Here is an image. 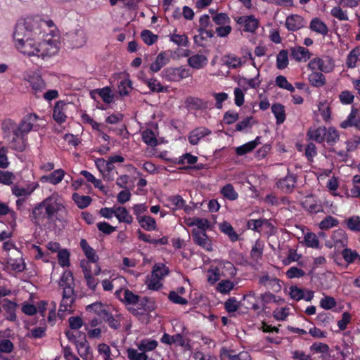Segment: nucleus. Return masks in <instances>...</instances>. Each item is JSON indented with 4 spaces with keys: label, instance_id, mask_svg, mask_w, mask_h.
<instances>
[{
    "label": "nucleus",
    "instance_id": "obj_1",
    "mask_svg": "<svg viewBox=\"0 0 360 360\" xmlns=\"http://www.w3.org/2000/svg\"><path fill=\"white\" fill-rule=\"evenodd\" d=\"M45 22L39 17L19 20L15 24L13 34L15 43L23 41L24 39L39 34Z\"/></svg>",
    "mask_w": 360,
    "mask_h": 360
},
{
    "label": "nucleus",
    "instance_id": "obj_2",
    "mask_svg": "<svg viewBox=\"0 0 360 360\" xmlns=\"http://www.w3.org/2000/svg\"><path fill=\"white\" fill-rule=\"evenodd\" d=\"M59 285L63 288L62 300L58 310V316H62L63 314L68 311V307H71L76 300V294L74 290L75 282H59Z\"/></svg>",
    "mask_w": 360,
    "mask_h": 360
},
{
    "label": "nucleus",
    "instance_id": "obj_3",
    "mask_svg": "<svg viewBox=\"0 0 360 360\" xmlns=\"http://www.w3.org/2000/svg\"><path fill=\"white\" fill-rule=\"evenodd\" d=\"M65 335L68 340L75 345L78 354L84 360H93V357L90 352L91 347L86 340V334H82L79 340H76L74 338V333L70 330H66L65 331Z\"/></svg>",
    "mask_w": 360,
    "mask_h": 360
},
{
    "label": "nucleus",
    "instance_id": "obj_4",
    "mask_svg": "<svg viewBox=\"0 0 360 360\" xmlns=\"http://www.w3.org/2000/svg\"><path fill=\"white\" fill-rule=\"evenodd\" d=\"M38 116L34 113L27 114L25 116L19 125L13 129V135L26 136V135L32 129L34 122L37 121Z\"/></svg>",
    "mask_w": 360,
    "mask_h": 360
},
{
    "label": "nucleus",
    "instance_id": "obj_5",
    "mask_svg": "<svg viewBox=\"0 0 360 360\" xmlns=\"http://www.w3.org/2000/svg\"><path fill=\"white\" fill-rule=\"evenodd\" d=\"M35 37H30V39H24L23 41H18L15 43V46L24 55L29 56H37L39 50H38L39 44L37 45L34 41Z\"/></svg>",
    "mask_w": 360,
    "mask_h": 360
},
{
    "label": "nucleus",
    "instance_id": "obj_6",
    "mask_svg": "<svg viewBox=\"0 0 360 360\" xmlns=\"http://www.w3.org/2000/svg\"><path fill=\"white\" fill-rule=\"evenodd\" d=\"M64 40L69 44L71 48H79L86 43V35L83 30L77 29L67 33Z\"/></svg>",
    "mask_w": 360,
    "mask_h": 360
},
{
    "label": "nucleus",
    "instance_id": "obj_7",
    "mask_svg": "<svg viewBox=\"0 0 360 360\" xmlns=\"http://www.w3.org/2000/svg\"><path fill=\"white\" fill-rule=\"evenodd\" d=\"M38 50L40 52H39L37 56L41 57L42 58L51 57L58 53V41L55 39L44 41L42 43L39 44Z\"/></svg>",
    "mask_w": 360,
    "mask_h": 360
},
{
    "label": "nucleus",
    "instance_id": "obj_8",
    "mask_svg": "<svg viewBox=\"0 0 360 360\" xmlns=\"http://www.w3.org/2000/svg\"><path fill=\"white\" fill-rule=\"evenodd\" d=\"M192 238L195 244L201 246L207 251L212 250V245L205 231H200V230L193 229L192 230Z\"/></svg>",
    "mask_w": 360,
    "mask_h": 360
},
{
    "label": "nucleus",
    "instance_id": "obj_9",
    "mask_svg": "<svg viewBox=\"0 0 360 360\" xmlns=\"http://www.w3.org/2000/svg\"><path fill=\"white\" fill-rule=\"evenodd\" d=\"M42 204L45 207L46 218L52 219L53 215L60 210L63 205L57 202L56 198L50 196L42 201Z\"/></svg>",
    "mask_w": 360,
    "mask_h": 360
},
{
    "label": "nucleus",
    "instance_id": "obj_10",
    "mask_svg": "<svg viewBox=\"0 0 360 360\" xmlns=\"http://www.w3.org/2000/svg\"><path fill=\"white\" fill-rule=\"evenodd\" d=\"M308 67L313 71L317 72V70H319L323 72H330L333 69V65L330 59H328V63H326V61L318 57L312 59L308 63Z\"/></svg>",
    "mask_w": 360,
    "mask_h": 360
},
{
    "label": "nucleus",
    "instance_id": "obj_11",
    "mask_svg": "<svg viewBox=\"0 0 360 360\" xmlns=\"http://www.w3.org/2000/svg\"><path fill=\"white\" fill-rule=\"evenodd\" d=\"M238 24L244 25V31L254 32L259 26V21L254 15L240 16L236 19Z\"/></svg>",
    "mask_w": 360,
    "mask_h": 360
},
{
    "label": "nucleus",
    "instance_id": "obj_12",
    "mask_svg": "<svg viewBox=\"0 0 360 360\" xmlns=\"http://www.w3.org/2000/svg\"><path fill=\"white\" fill-rule=\"evenodd\" d=\"M306 25L304 19L299 15H291L287 17L285 27L289 31H297Z\"/></svg>",
    "mask_w": 360,
    "mask_h": 360
},
{
    "label": "nucleus",
    "instance_id": "obj_13",
    "mask_svg": "<svg viewBox=\"0 0 360 360\" xmlns=\"http://www.w3.org/2000/svg\"><path fill=\"white\" fill-rule=\"evenodd\" d=\"M211 133L212 131L206 127H197L189 133L188 141L191 145H197L202 138L211 134Z\"/></svg>",
    "mask_w": 360,
    "mask_h": 360
},
{
    "label": "nucleus",
    "instance_id": "obj_14",
    "mask_svg": "<svg viewBox=\"0 0 360 360\" xmlns=\"http://www.w3.org/2000/svg\"><path fill=\"white\" fill-rule=\"evenodd\" d=\"M68 103L64 101H58L56 103L53 110V117L58 124L65 122L67 116L65 114V107Z\"/></svg>",
    "mask_w": 360,
    "mask_h": 360
},
{
    "label": "nucleus",
    "instance_id": "obj_15",
    "mask_svg": "<svg viewBox=\"0 0 360 360\" xmlns=\"http://www.w3.org/2000/svg\"><path fill=\"white\" fill-rule=\"evenodd\" d=\"M297 178L293 174H290L289 172L287 176L283 179H281L278 183V187L285 190V192L290 193L295 188Z\"/></svg>",
    "mask_w": 360,
    "mask_h": 360
},
{
    "label": "nucleus",
    "instance_id": "obj_16",
    "mask_svg": "<svg viewBox=\"0 0 360 360\" xmlns=\"http://www.w3.org/2000/svg\"><path fill=\"white\" fill-rule=\"evenodd\" d=\"M45 207L42 202L38 203L32 209V213L30 214V220L36 225L40 226V221L46 218V211L44 212Z\"/></svg>",
    "mask_w": 360,
    "mask_h": 360
},
{
    "label": "nucleus",
    "instance_id": "obj_17",
    "mask_svg": "<svg viewBox=\"0 0 360 360\" xmlns=\"http://www.w3.org/2000/svg\"><path fill=\"white\" fill-rule=\"evenodd\" d=\"M187 108L191 110H203L207 108V102L193 96H188L185 101Z\"/></svg>",
    "mask_w": 360,
    "mask_h": 360
},
{
    "label": "nucleus",
    "instance_id": "obj_18",
    "mask_svg": "<svg viewBox=\"0 0 360 360\" xmlns=\"http://www.w3.org/2000/svg\"><path fill=\"white\" fill-rule=\"evenodd\" d=\"M307 136L309 139L315 141L317 143H322L324 141L326 136V127H320L317 129H309L307 131Z\"/></svg>",
    "mask_w": 360,
    "mask_h": 360
},
{
    "label": "nucleus",
    "instance_id": "obj_19",
    "mask_svg": "<svg viewBox=\"0 0 360 360\" xmlns=\"http://www.w3.org/2000/svg\"><path fill=\"white\" fill-rule=\"evenodd\" d=\"M17 307L18 304L16 302L11 301L8 299L4 300L2 307L8 314L7 316L6 317V319L11 321H16L15 310Z\"/></svg>",
    "mask_w": 360,
    "mask_h": 360
},
{
    "label": "nucleus",
    "instance_id": "obj_20",
    "mask_svg": "<svg viewBox=\"0 0 360 360\" xmlns=\"http://www.w3.org/2000/svg\"><path fill=\"white\" fill-rule=\"evenodd\" d=\"M30 85L37 97H40L42 91L46 89V83L41 76L32 77L30 79Z\"/></svg>",
    "mask_w": 360,
    "mask_h": 360
},
{
    "label": "nucleus",
    "instance_id": "obj_21",
    "mask_svg": "<svg viewBox=\"0 0 360 360\" xmlns=\"http://www.w3.org/2000/svg\"><path fill=\"white\" fill-rule=\"evenodd\" d=\"M309 50L302 46L291 48V56L297 61H307L310 58Z\"/></svg>",
    "mask_w": 360,
    "mask_h": 360
},
{
    "label": "nucleus",
    "instance_id": "obj_22",
    "mask_svg": "<svg viewBox=\"0 0 360 360\" xmlns=\"http://www.w3.org/2000/svg\"><path fill=\"white\" fill-rule=\"evenodd\" d=\"M169 61V58L167 57L165 52H160L155 62H153L150 65V70L153 72H158L161 70L162 67H164L168 62Z\"/></svg>",
    "mask_w": 360,
    "mask_h": 360
},
{
    "label": "nucleus",
    "instance_id": "obj_23",
    "mask_svg": "<svg viewBox=\"0 0 360 360\" xmlns=\"http://www.w3.org/2000/svg\"><path fill=\"white\" fill-rule=\"evenodd\" d=\"M271 111L276 117V124L278 125H280L285 122V112L283 105L281 103H274L271 105Z\"/></svg>",
    "mask_w": 360,
    "mask_h": 360
},
{
    "label": "nucleus",
    "instance_id": "obj_24",
    "mask_svg": "<svg viewBox=\"0 0 360 360\" xmlns=\"http://www.w3.org/2000/svg\"><path fill=\"white\" fill-rule=\"evenodd\" d=\"M81 266L82 268L84 278L86 281L87 286L89 288L94 291L98 284V280L92 276L91 269H88L83 263H81Z\"/></svg>",
    "mask_w": 360,
    "mask_h": 360
},
{
    "label": "nucleus",
    "instance_id": "obj_25",
    "mask_svg": "<svg viewBox=\"0 0 360 360\" xmlns=\"http://www.w3.org/2000/svg\"><path fill=\"white\" fill-rule=\"evenodd\" d=\"M309 28L317 33L323 35H326L328 32V28L327 25L321 21L319 18H313L310 22Z\"/></svg>",
    "mask_w": 360,
    "mask_h": 360
},
{
    "label": "nucleus",
    "instance_id": "obj_26",
    "mask_svg": "<svg viewBox=\"0 0 360 360\" xmlns=\"http://www.w3.org/2000/svg\"><path fill=\"white\" fill-rule=\"evenodd\" d=\"M11 143V148L18 152L25 151L28 145L27 139L22 136H18V137L14 136Z\"/></svg>",
    "mask_w": 360,
    "mask_h": 360
},
{
    "label": "nucleus",
    "instance_id": "obj_27",
    "mask_svg": "<svg viewBox=\"0 0 360 360\" xmlns=\"http://www.w3.org/2000/svg\"><path fill=\"white\" fill-rule=\"evenodd\" d=\"M219 229L222 233L227 235L232 242H235L238 240L239 236L234 231L230 223L227 221H223L219 224Z\"/></svg>",
    "mask_w": 360,
    "mask_h": 360
},
{
    "label": "nucleus",
    "instance_id": "obj_28",
    "mask_svg": "<svg viewBox=\"0 0 360 360\" xmlns=\"http://www.w3.org/2000/svg\"><path fill=\"white\" fill-rule=\"evenodd\" d=\"M138 221L140 226L146 231H150L156 229V221L152 217H139Z\"/></svg>",
    "mask_w": 360,
    "mask_h": 360
},
{
    "label": "nucleus",
    "instance_id": "obj_29",
    "mask_svg": "<svg viewBox=\"0 0 360 360\" xmlns=\"http://www.w3.org/2000/svg\"><path fill=\"white\" fill-rule=\"evenodd\" d=\"M309 81L310 84L315 87H321L326 84V77L323 73L320 72L313 71L309 75Z\"/></svg>",
    "mask_w": 360,
    "mask_h": 360
},
{
    "label": "nucleus",
    "instance_id": "obj_30",
    "mask_svg": "<svg viewBox=\"0 0 360 360\" xmlns=\"http://www.w3.org/2000/svg\"><path fill=\"white\" fill-rule=\"evenodd\" d=\"M270 226L271 224L266 219H250L247 222V227L254 231L260 232L263 226Z\"/></svg>",
    "mask_w": 360,
    "mask_h": 360
},
{
    "label": "nucleus",
    "instance_id": "obj_31",
    "mask_svg": "<svg viewBox=\"0 0 360 360\" xmlns=\"http://www.w3.org/2000/svg\"><path fill=\"white\" fill-rule=\"evenodd\" d=\"M115 217L120 222L131 224L133 217L129 214L128 210L124 207H118L115 209Z\"/></svg>",
    "mask_w": 360,
    "mask_h": 360
},
{
    "label": "nucleus",
    "instance_id": "obj_32",
    "mask_svg": "<svg viewBox=\"0 0 360 360\" xmlns=\"http://www.w3.org/2000/svg\"><path fill=\"white\" fill-rule=\"evenodd\" d=\"M101 319L107 323L108 326L114 329L118 330L120 328V321L119 319H117L107 309L105 313L102 315Z\"/></svg>",
    "mask_w": 360,
    "mask_h": 360
},
{
    "label": "nucleus",
    "instance_id": "obj_33",
    "mask_svg": "<svg viewBox=\"0 0 360 360\" xmlns=\"http://www.w3.org/2000/svg\"><path fill=\"white\" fill-rule=\"evenodd\" d=\"M72 199L75 204L80 209H84L87 207L91 202L92 199L89 195H80L77 193L72 195Z\"/></svg>",
    "mask_w": 360,
    "mask_h": 360
},
{
    "label": "nucleus",
    "instance_id": "obj_34",
    "mask_svg": "<svg viewBox=\"0 0 360 360\" xmlns=\"http://www.w3.org/2000/svg\"><path fill=\"white\" fill-rule=\"evenodd\" d=\"M158 342L155 340L143 339L138 345V349L143 352L154 350L158 347Z\"/></svg>",
    "mask_w": 360,
    "mask_h": 360
},
{
    "label": "nucleus",
    "instance_id": "obj_35",
    "mask_svg": "<svg viewBox=\"0 0 360 360\" xmlns=\"http://www.w3.org/2000/svg\"><path fill=\"white\" fill-rule=\"evenodd\" d=\"M288 65V52L285 49L279 51L276 57V67L279 70L285 68Z\"/></svg>",
    "mask_w": 360,
    "mask_h": 360
},
{
    "label": "nucleus",
    "instance_id": "obj_36",
    "mask_svg": "<svg viewBox=\"0 0 360 360\" xmlns=\"http://www.w3.org/2000/svg\"><path fill=\"white\" fill-rule=\"evenodd\" d=\"M263 248L264 244L262 241L260 240H256L255 244L252 247L250 252V257L254 261L257 262L259 259L262 258L263 254Z\"/></svg>",
    "mask_w": 360,
    "mask_h": 360
},
{
    "label": "nucleus",
    "instance_id": "obj_37",
    "mask_svg": "<svg viewBox=\"0 0 360 360\" xmlns=\"http://www.w3.org/2000/svg\"><path fill=\"white\" fill-rule=\"evenodd\" d=\"M190 342V339H184L180 333L172 335V344L176 343L179 346L184 347L185 350H191L192 347Z\"/></svg>",
    "mask_w": 360,
    "mask_h": 360
},
{
    "label": "nucleus",
    "instance_id": "obj_38",
    "mask_svg": "<svg viewBox=\"0 0 360 360\" xmlns=\"http://www.w3.org/2000/svg\"><path fill=\"white\" fill-rule=\"evenodd\" d=\"M145 84L149 87L150 90L153 92H167V87L163 86L159 82L155 79H145Z\"/></svg>",
    "mask_w": 360,
    "mask_h": 360
},
{
    "label": "nucleus",
    "instance_id": "obj_39",
    "mask_svg": "<svg viewBox=\"0 0 360 360\" xmlns=\"http://www.w3.org/2000/svg\"><path fill=\"white\" fill-rule=\"evenodd\" d=\"M342 256L348 264L354 263L356 259L360 261V255L358 252L356 250H352L349 248H345L342 250Z\"/></svg>",
    "mask_w": 360,
    "mask_h": 360
},
{
    "label": "nucleus",
    "instance_id": "obj_40",
    "mask_svg": "<svg viewBox=\"0 0 360 360\" xmlns=\"http://www.w3.org/2000/svg\"><path fill=\"white\" fill-rule=\"evenodd\" d=\"M142 138L143 141L148 146H156L158 145L155 134L153 131L150 129H147L143 131Z\"/></svg>",
    "mask_w": 360,
    "mask_h": 360
},
{
    "label": "nucleus",
    "instance_id": "obj_41",
    "mask_svg": "<svg viewBox=\"0 0 360 360\" xmlns=\"http://www.w3.org/2000/svg\"><path fill=\"white\" fill-rule=\"evenodd\" d=\"M207 60V58L203 55L196 54L188 58V65L195 68L200 69L202 67V63Z\"/></svg>",
    "mask_w": 360,
    "mask_h": 360
},
{
    "label": "nucleus",
    "instance_id": "obj_42",
    "mask_svg": "<svg viewBox=\"0 0 360 360\" xmlns=\"http://www.w3.org/2000/svg\"><path fill=\"white\" fill-rule=\"evenodd\" d=\"M169 269L164 264H155L153 267L152 276L162 279L164 276L169 274Z\"/></svg>",
    "mask_w": 360,
    "mask_h": 360
},
{
    "label": "nucleus",
    "instance_id": "obj_43",
    "mask_svg": "<svg viewBox=\"0 0 360 360\" xmlns=\"http://www.w3.org/2000/svg\"><path fill=\"white\" fill-rule=\"evenodd\" d=\"M221 193L227 199L234 200L238 198V193L231 184H227L221 190Z\"/></svg>",
    "mask_w": 360,
    "mask_h": 360
},
{
    "label": "nucleus",
    "instance_id": "obj_44",
    "mask_svg": "<svg viewBox=\"0 0 360 360\" xmlns=\"http://www.w3.org/2000/svg\"><path fill=\"white\" fill-rule=\"evenodd\" d=\"M97 94L101 96L103 101L107 104H110L113 101L114 96L111 94V89L108 86L102 89H97Z\"/></svg>",
    "mask_w": 360,
    "mask_h": 360
},
{
    "label": "nucleus",
    "instance_id": "obj_45",
    "mask_svg": "<svg viewBox=\"0 0 360 360\" xmlns=\"http://www.w3.org/2000/svg\"><path fill=\"white\" fill-rule=\"evenodd\" d=\"M359 56L360 48L359 47H356L350 51L346 61V64L349 68H352L356 66V63L359 60Z\"/></svg>",
    "mask_w": 360,
    "mask_h": 360
},
{
    "label": "nucleus",
    "instance_id": "obj_46",
    "mask_svg": "<svg viewBox=\"0 0 360 360\" xmlns=\"http://www.w3.org/2000/svg\"><path fill=\"white\" fill-rule=\"evenodd\" d=\"M86 309V311H94L101 318L105 311L108 309V307H105L102 302H96L88 305Z\"/></svg>",
    "mask_w": 360,
    "mask_h": 360
},
{
    "label": "nucleus",
    "instance_id": "obj_47",
    "mask_svg": "<svg viewBox=\"0 0 360 360\" xmlns=\"http://www.w3.org/2000/svg\"><path fill=\"white\" fill-rule=\"evenodd\" d=\"M162 77L169 82L179 81L178 68H167L162 72Z\"/></svg>",
    "mask_w": 360,
    "mask_h": 360
},
{
    "label": "nucleus",
    "instance_id": "obj_48",
    "mask_svg": "<svg viewBox=\"0 0 360 360\" xmlns=\"http://www.w3.org/2000/svg\"><path fill=\"white\" fill-rule=\"evenodd\" d=\"M141 37L145 44L147 45H153L158 39V36L154 34L151 31L148 30H143L141 32Z\"/></svg>",
    "mask_w": 360,
    "mask_h": 360
},
{
    "label": "nucleus",
    "instance_id": "obj_49",
    "mask_svg": "<svg viewBox=\"0 0 360 360\" xmlns=\"http://www.w3.org/2000/svg\"><path fill=\"white\" fill-rule=\"evenodd\" d=\"M339 133L334 127H329L328 130L326 129L325 139L329 145L333 146L339 140Z\"/></svg>",
    "mask_w": 360,
    "mask_h": 360
},
{
    "label": "nucleus",
    "instance_id": "obj_50",
    "mask_svg": "<svg viewBox=\"0 0 360 360\" xmlns=\"http://www.w3.org/2000/svg\"><path fill=\"white\" fill-rule=\"evenodd\" d=\"M58 264L63 266H70V252L67 249L60 250L58 252Z\"/></svg>",
    "mask_w": 360,
    "mask_h": 360
},
{
    "label": "nucleus",
    "instance_id": "obj_51",
    "mask_svg": "<svg viewBox=\"0 0 360 360\" xmlns=\"http://www.w3.org/2000/svg\"><path fill=\"white\" fill-rule=\"evenodd\" d=\"M139 295L134 294L129 289H126L124 292V298L122 300L127 304H135L139 303Z\"/></svg>",
    "mask_w": 360,
    "mask_h": 360
},
{
    "label": "nucleus",
    "instance_id": "obj_52",
    "mask_svg": "<svg viewBox=\"0 0 360 360\" xmlns=\"http://www.w3.org/2000/svg\"><path fill=\"white\" fill-rule=\"evenodd\" d=\"M7 263L16 272H22L25 269V263L22 258L18 260L10 258Z\"/></svg>",
    "mask_w": 360,
    "mask_h": 360
},
{
    "label": "nucleus",
    "instance_id": "obj_53",
    "mask_svg": "<svg viewBox=\"0 0 360 360\" xmlns=\"http://www.w3.org/2000/svg\"><path fill=\"white\" fill-rule=\"evenodd\" d=\"M333 238L335 244L338 243L342 246H346L347 243V236L345 231L342 229L337 230L334 232Z\"/></svg>",
    "mask_w": 360,
    "mask_h": 360
},
{
    "label": "nucleus",
    "instance_id": "obj_54",
    "mask_svg": "<svg viewBox=\"0 0 360 360\" xmlns=\"http://www.w3.org/2000/svg\"><path fill=\"white\" fill-rule=\"evenodd\" d=\"M338 224L339 221L337 219L333 217L332 216H328L320 222L319 227L322 230L328 229L337 226Z\"/></svg>",
    "mask_w": 360,
    "mask_h": 360
},
{
    "label": "nucleus",
    "instance_id": "obj_55",
    "mask_svg": "<svg viewBox=\"0 0 360 360\" xmlns=\"http://www.w3.org/2000/svg\"><path fill=\"white\" fill-rule=\"evenodd\" d=\"M304 242L307 247L317 248L319 246V240L315 233H308L304 236Z\"/></svg>",
    "mask_w": 360,
    "mask_h": 360
},
{
    "label": "nucleus",
    "instance_id": "obj_56",
    "mask_svg": "<svg viewBox=\"0 0 360 360\" xmlns=\"http://www.w3.org/2000/svg\"><path fill=\"white\" fill-rule=\"evenodd\" d=\"M131 89V81L129 79H122L118 86L119 94L122 96H127Z\"/></svg>",
    "mask_w": 360,
    "mask_h": 360
},
{
    "label": "nucleus",
    "instance_id": "obj_57",
    "mask_svg": "<svg viewBox=\"0 0 360 360\" xmlns=\"http://www.w3.org/2000/svg\"><path fill=\"white\" fill-rule=\"evenodd\" d=\"M127 357L129 360H148V356L146 354V352L139 353L133 348L127 349Z\"/></svg>",
    "mask_w": 360,
    "mask_h": 360
},
{
    "label": "nucleus",
    "instance_id": "obj_58",
    "mask_svg": "<svg viewBox=\"0 0 360 360\" xmlns=\"http://www.w3.org/2000/svg\"><path fill=\"white\" fill-rule=\"evenodd\" d=\"M170 40L178 46H188L189 43L186 34H173L170 36Z\"/></svg>",
    "mask_w": 360,
    "mask_h": 360
},
{
    "label": "nucleus",
    "instance_id": "obj_59",
    "mask_svg": "<svg viewBox=\"0 0 360 360\" xmlns=\"http://www.w3.org/2000/svg\"><path fill=\"white\" fill-rule=\"evenodd\" d=\"M233 288V283L229 280H224L217 284V290L223 294L229 292Z\"/></svg>",
    "mask_w": 360,
    "mask_h": 360
},
{
    "label": "nucleus",
    "instance_id": "obj_60",
    "mask_svg": "<svg viewBox=\"0 0 360 360\" xmlns=\"http://www.w3.org/2000/svg\"><path fill=\"white\" fill-rule=\"evenodd\" d=\"M303 207L311 213H318L323 211L321 205L316 202H310L308 200H306L302 202Z\"/></svg>",
    "mask_w": 360,
    "mask_h": 360
},
{
    "label": "nucleus",
    "instance_id": "obj_61",
    "mask_svg": "<svg viewBox=\"0 0 360 360\" xmlns=\"http://www.w3.org/2000/svg\"><path fill=\"white\" fill-rule=\"evenodd\" d=\"M212 20L219 26L229 24L231 21L230 18L225 13H217L212 17Z\"/></svg>",
    "mask_w": 360,
    "mask_h": 360
},
{
    "label": "nucleus",
    "instance_id": "obj_62",
    "mask_svg": "<svg viewBox=\"0 0 360 360\" xmlns=\"http://www.w3.org/2000/svg\"><path fill=\"white\" fill-rule=\"evenodd\" d=\"M347 227L354 231H360V217L353 216L347 220Z\"/></svg>",
    "mask_w": 360,
    "mask_h": 360
},
{
    "label": "nucleus",
    "instance_id": "obj_63",
    "mask_svg": "<svg viewBox=\"0 0 360 360\" xmlns=\"http://www.w3.org/2000/svg\"><path fill=\"white\" fill-rule=\"evenodd\" d=\"M288 278H302L305 276V272L296 266L290 267L285 273Z\"/></svg>",
    "mask_w": 360,
    "mask_h": 360
},
{
    "label": "nucleus",
    "instance_id": "obj_64",
    "mask_svg": "<svg viewBox=\"0 0 360 360\" xmlns=\"http://www.w3.org/2000/svg\"><path fill=\"white\" fill-rule=\"evenodd\" d=\"M336 305L335 300L330 296H325L320 301V306L326 310L331 309Z\"/></svg>",
    "mask_w": 360,
    "mask_h": 360
}]
</instances>
